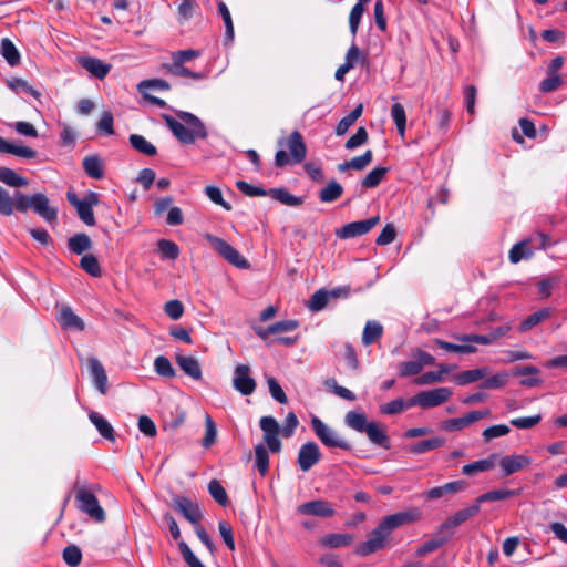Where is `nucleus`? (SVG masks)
<instances>
[{
  "instance_id": "nucleus-1",
  "label": "nucleus",
  "mask_w": 567,
  "mask_h": 567,
  "mask_svg": "<svg viewBox=\"0 0 567 567\" xmlns=\"http://www.w3.org/2000/svg\"><path fill=\"white\" fill-rule=\"evenodd\" d=\"M421 516L420 509L413 507L383 517L378 526L371 530L368 539L358 544L355 553L359 556H369L384 549L390 542L393 530L403 525L417 522Z\"/></svg>"
},
{
  "instance_id": "nucleus-2",
  "label": "nucleus",
  "mask_w": 567,
  "mask_h": 567,
  "mask_svg": "<svg viewBox=\"0 0 567 567\" xmlns=\"http://www.w3.org/2000/svg\"><path fill=\"white\" fill-rule=\"evenodd\" d=\"M179 117L184 123L171 115H163L166 125L178 141L184 144H192L196 138H205L207 136L206 128L197 116L192 113L182 112Z\"/></svg>"
},
{
  "instance_id": "nucleus-3",
  "label": "nucleus",
  "mask_w": 567,
  "mask_h": 567,
  "mask_svg": "<svg viewBox=\"0 0 567 567\" xmlns=\"http://www.w3.org/2000/svg\"><path fill=\"white\" fill-rule=\"evenodd\" d=\"M19 212L33 209L35 214L42 217L47 223L53 224L58 219V209L50 206L49 198L42 193H35L31 196L19 195Z\"/></svg>"
},
{
  "instance_id": "nucleus-4",
  "label": "nucleus",
  "mask_w": 567,
  "mask_h": 567,
  "mask_svg": "<svg viewBox=\"0 0 567 567\" xmlns=\"http://www.w3.org/2000/svg\"><path fill=\"white\" fill-rule=\"evenodd\" d=\"M286 147L290 152V157L285 150H279L275 156V165L284 167L291 163H301L307 155L306 144L302 135L298 131H293L285 142Z\"/></svg>"
},
{
  "instance_id": "nucleus-5",
  "label": "nucleus",
  "mask_w": 567,
  "mask_h": 567,
  "mask_svg": "<svg viewBox=\"0 0 567 567\" xmlns=\"http://www.w3.org/2000/svg\"><path fill=\"white\" fill-rule=\"evenodd\" d=\"M311 426L316 436L328 447H339L341 450H350V443L343 439L334 429L326 424L318 416H312Z\"/></svg>"
},
{
  "instance_id": "nucleus-6",
  "label": "nucleus",
  "mask_w": 567,
  "mask_h": 567,
  "mask_svg": "<svg viewBox=\"0 0 567 567\" xmlns=\"http://www.w3.org/2000/svg\"><path fill=\"white\" fill-rule=\"evenodd\" d=\"M205 239L209 243L210 247L217 251L224 259H226L229 264L234 265L239 269H248L250 264L248 260L243 257L237 249H235L230 244L225 241L224 239L212 235L205 234Z\"/></svg>"
},
{
  "instance_id": "nucleus-7",
  "label": "nucleus",
  "mask_w": 567,
  "mask_h": 567,
  "mask_svg": "<svg viewBox=\"0 0 567 567\" xmlns=\"http://www.w3.org/2000/svg\"><path fill=\"white\" fill-rule=\"evenodd\" d=\"M69 203L76 209L79 218L87 226L95 225V217L93 213V206L99 204V196L94 192H89L85 196L80 199L73 192L66 193Z\"/></svg>"
},
{
  "instance_id": "nucleus-8",
  "label": "nucleus",
  "mask_w": 567,
  "mask_h": 567,
  "mask_svg": "<svg viewBox=\"0 0 567 567\" xmlns=\"http://www.w3.org/2000/svg\"><path fill=\"white\" fill-rule=\"evenodd\" d=\"M78 508L97 523L105 520V512L99 504L96 496L87 488L81 486L75 489Z\"/></svg>"
},
{
  "instance_id": "nucleus-9",
  "label": "nucleus",
  "mask_w": 567,
  "mask_h": 567,
  "mask_svg": "<svg viewBox=\"0 0 567 567\" xmlns=\"http://www.w3.org/2000/svg\"><path fill=\"white\" fill-rule=\"evenodd\" d=\"M453 392L449 388H436L427 391H421L410 399V405H419L423 409L439 406L445 403Z\"/></svg>"
},
{
  "instance_id": "nucleus-10",
  "label": "nucleus",
  "mask_w": 567,
  "mask_h": 567,
  "mask_svg": "<svg viewBox=\"0 0 567 567\" xmlns=\"http://www.w3.org/2000/svg\"><path fill=\"white\" fill-rule=\"evenodd\" d=\"M260 429L264 432V441L272 453L281 451V442L279 440L280 425L272 416H262L260 419Z\"/></svg>"
},
{
  "instance_id": "nucleus-11",
  "label": "nucleus",
  "mask_w": 567,
  "mask_h": 567,
  "mask_svg": "<svg viewBox=\"0 0 567 567\" xmlns=\"http://www.w3.org/2000/svg\"><path fill=\"white\" fill-rule=\"evenodd\" d=\"M233 386L243 395H250L256 389V381L251 377L250 367L238 364L234 370Z\"/></svg>"
},
{
  "instance_id": "nucleus-12",
  "label": "nucleus",
  "mask_w": 567,
  "mask_h": 567,
  "mask_svg": "<svg viewBox=\"0 0 567 567\" xmlns=\"http://www.w3.org/2000/svg\"><path fill=\"white\" fill-rule=\"evenodd\" d=\"M321 460L317 443L310 441L302 444L298 452L297 463L302 472H308Z\"/></svg>"
},
{
  "instance_id": "nucleus-13",
  "label": "nucleus",
  "mask_w": 567,
  "mask_h": 567,
  "mask_svg": "<svg viewBox=\"0 0 567 567\" xmlns=\"http://www.w3.org/2000/svg\"><path fill=\"white\" fill-rule=\"evenodd\" d=\"M173 506L194 526L199 524L203 518V513L199 506L190 498L184 496H175L173 498Z\"/></svg>"
},
{
  "instance_id": "nucleus-14",
  "label": "nucleus",
  "mask_w": 567,
  "mask_h": 567,
  "mask_svg": "<svg viewBox=\"0 0 567 567\" xmlns=\"http://www.w3.org/2000/svg\"><path fill=\"white\" fill-rule=\"evenodd\" d=\"M379 223V217H371L344 225L337 230V236L343 239L361 236L370 231Z\"/></svg>"
},
{
  "instance_id": "nucleus-15",
  "label": "nucleus",
  "mask_w": 567,
  "mask_h": 567,
  "mask_svg": "<svg viewBox=\"0 0 567 567\" xmlns=\"http://www.w3.org/2000/svg\"><path fill=\"white\" fill-rule=\"evenodd\" d=\"M298 513L317 517H331L336 511L332 505L324 499H316L303 503L298 506Z\"/></svg>"
},
{
  "instance_id": "nucleus-16",
  "label": "nucleus",
  "mask_w": 567,
  "mask_h": 567,
  "mask_svg": "<svg viewBox=\"0 0 567 567\" xmlns=\"http://www.w3.org/2000/svg\"><path fill=\"white\" fill-rule=\"evenodd\" d=\"M532 464L530 457L523 454L506 455L501 458L499 466L504 475H512Z\"/></svg>"
},
{
  "instance_id": "nucleus-17",
  "label": "nucleus",
  "mask_w": 567,
  "mask_h": 567,
  "mask_svg": "<svg viewBox=\"0 0 567 567\" xmlns=\"http://www.w3.org/2000/svg\"><path fill=\"white\" fill-rule=\"evenodd\" d=\"M467 486V482L463 480L449 482L442 486H436L429 489L425 492L424 496L427 499H437L445 495H453L463 492Z\"/></svg>"
},
{
  "instance_id": "nucleus-18",
  "label": "nucleus",
  "mask_w": 567,
  "mask_h": 567,
  "mask_svg": "<svg viewBox=\"0 0 567 567\" xmlns=\"http://www.w3.org/2000/svg\"><path fill=\"white\" fill-rule=\"evenodd\" d=\"M175 360L177 365L186 375L196 381L202 380V368L199 361L195 357L177 353Z\"/></svg>"
},
{
  "instance_id": "nucleus-19",
  "label": "nucleus",
  "mask_w": 567,
  "mask_h": 567,
  "mask_svg": "<svg viewBox=\"0 0 567 567\" xmlns=\"http://www.w3.org/2000/svg\"><path fill=\"white\" fill-rule=\"evenodd\" d=\"M78 62L83 69L100 80L104 79L112 68L111 64L92 56L79 58Z\"/></svg>"
},
{
  "instance_id": "nucleus-20",
  "label": "nucleus",
  "mask_w": 567,
  "mask_h": 567,
  "mask_svg": "<svg viewBox=\"0 0 567 567\" xmlns=\"http://www.w3.org/2000/svg\"><path fill=\"white\" fill-rule=\"evenodd\" d=\"M58 321L63 329L78 331H82L84 329L83 320L68 306H63L61 308Z\"/></svg>"
},
{
  "instance_id": "nucleus-21",
  "label": "nucleus",
  "mask_w": 567,
  "mask_h": 567,
  "mask_svg": "<svg viewBox=\"0 0 567 567\" xmlns=\"http://www.w3.org/2000/svg\"><path fill=\"white\" fill-rule=\"evenodd\" d=\"M364 433L371 441V443L379 445L384 449L390 447L389 436L386 435L385 429L379 422L371 421L365 429Z\"/></svg>"
},
{
  "instance_id": "nucleus-22",
  "label": "nucleus",
  "mask_w": 567,
  "mask_h": 567,
  "mask_svg": "<svg viewBox=\"0 0 567 567\" xmlns=\"http://www.w3.org/2000/svg\"><path fill=\"white\" fill-rule=\"evenodd\" d=\"M478 512L480 505L478 503L475 502V504L454 513L451 517L446 519L445 523L442 524L441 528L444 529L456 527L464 523L465 520H467L468 518L475 516Z\"/></svg>"
},
{
  "instance_id": "nucleus-23",
  "label": "nucleus",
  "mask_w": 567,
  "mask_h": 567,
  "mask_svg": "<svg viewBox=\"0 0 567 567\" xmlns=\"http://www.w3.org/2000/svg\"><path fill=\"white\" fill-rule=\"evenodd\" d=\"M19 195L23 193L16 190L11 196L10 193L0 186V214L3 216H10L17 209L19 210Z\"/></svg>"
},
{
  "instance_id": "nucleus-24",
  "label": "nucleus",
  "mask_w": 567,
  "mask_h": 567,
  "mask_svg": "<svg viewBox=\"0 0 567 567\" xmlns=\"http://www.w3.org/2000/svg\"><path fill=\"white\" fill-rule=\"evenodd\" d=\"M87 364L95 386L104 394L106 392L107 377L102 363L96 358H90Z\"/></svg>"
},
{
  "instance_id": "nucleus-25",
  "label": "nucleus",
  "mask_w": 567,
  "mask_h": 567,
  "mask_svg": "<svg viewBox=\"0 0 567 567\" xmlns=\"http://www.w3.org/2000/svg\"><path fill=\"white\" fill-rule=\"evenodd\" d=\"M353 537L350 534L347 533H332L324 535L320 540L319 544L322 547L326 548H339V547H346L352 544Z\"/></svg>"
},
{
  "instance_id": "nucleus-26",
  "label": "nucleus",
  "mask_w": 567,
  "mask_h": 567,
  "mask_svg": "<svg viewBox=\"0 0 567 567\" xmlns=\"http://www.w3.org/2000/svg\"><path fill=\"white\" fill-rule=\"evenodd\" d=\"M89 419L104 439L111 442L115 441L114 429L104 416L97 412L92 411L89 413Z\"/></svg>"
},
{
  "instance_id": "nucleus-27",
  "label": "nucleus",
  "mask_w": 567,
  "mask_h": 567,
  "mask_svg": "<svg viewBox=\"0 0 567 567\" xmlns=\"http://www.w3.org/2000/svg\"><path fill=\"white\" fill-rule=\"evenodd\" d=\"M383 334V326L375 321L369 320L362 331V343L370 346L377 342Z\"/></svg>"
},
{
  "instance_id": "nucleus-28",
  "label": "nucleus",
  "mask_w": 567,
  "mask_h": 567,
  "mask_svg": "<svg viewBox=\"0 0 567 567\" xmlns=\"http://www.w3.org/2000/svg\"><path fill=\"white\" fill-rule=\"evenodd\" d=\"M533 240L534 238L522 240L512 247L508 256L512 264H517L522 259H529L534 255V250L528 247V244Z\"/></svg>"
},
{
  "instance_id": "nucleus-29",
  "label": "nucleus",
  "mask_w": 567,
  "mask_h": 567,
  "mask_svg": "<svg viewBox=\"0 0 567 567\" xmlns=\"http://www.w3.org/2000/svg\"><path fill=\"white\" fill-rule=\"evenodd\" d=\"M369 423L363 412L350 411L344 416V424L359 433H364Z\"/></svg>"
},
{
  "instance_id": "nucleus-30",
  "label": "nucleus",
  "mask_w": 567,
  "mask_h": 567,
  "mask_svg": "<svg viewBox=\"0 0 567 567\" xmlns=\"http://www.w3.org/2000/svg\"><path fill=\"white\" fill-rule=\"evenodd\" d=\"M0 181L10 187H25L29 181L9 167H0Z\"/></svg>"
},
{
  "instance_id": "nucleus-31",
  "label": "nucleus",
  "mask_w": 567,
  "mask_h": 567,
  "mask_svg": "<svg viewBox=\"0 0 567 567\" xmlns=\"http://www.w3.org/2000/svg\"><path fill=\"white\" fill-rule=\"evenodd\" d=\"M0 53L11 66L18 65L21 61L18 49L13 42L7 38L1 40Z\"/></svg>"
},
{
  "instance_id": "nucleus-32",
  "label": "nucleus",
  "mask_w": 567,
  "mask_h": 567,
  "mask_svg": "<svg viewBox=\"0 0 567 567\" xmlns=\"http://www.w3.org/2000/svg\"><path fill=\"white\" fill-rule=\"evenodd\" d=\"M268 194L279 203L287 205V206H300L303 200L301 197H296L292 194H290L286 188L279 187V188H271Z\"/></svg>"
},
{
  "instance_id": "nucleus-33",
  "label": "nucleus",
  "mask_w": 567,
  "mask_h": 567,
  "mask_svg": "<svg viewBox=\"0 0 567 567\" xmlns=\"http://www.w3.org/2000/svg\"><path fill=\"white\" fill-rule=\"evenodd\" d=\"M83 169L90 177L95 179H101L104 176L102 161L95 155L83 159Z\"/></svg>"
},
{
  "instance_id": "nucleus-34",
  "label": "nucleus",
  "mask_w": 567,
  "mask_h": 567,
  "mask_svg": "<svg viewBox=\"0 0 567 567\" xmlns=\"http://www.w3.org/2000/svg\"><path fill=\"white\" fill-rule=\"evenodd\" d=\"M343 193V187L337 181H330L319 193V199L323 203L337 200Z\"/></svg>"
},
{
  "instance_id": "nucleus-35",
  "label": "nucleus",
  "mask_w": 567,
  "mask_h": 567,
  "mask_svg": "<svg viewBox=\"0 0 567 567\" xmlns=\"http://www.w3.org/2000/svg\"><path fill=\"white\" fill-rule=\"evenodd\" d=\"M68 247L72 252L81 255L92 247V241L86 234H76L69 239Z\"/></svg>"
},
{
  "instance_id": "nucleus-36",
  "label": "nucleus",
  "mask_w": 567,
  "mask_h": 567,
  "mask_svg": "<svg viewBox=\"0 0 567 567\" xmlns=\"http://www.w3.org/2000/svg\"><path fill=\"white\" fill-rule=\"evenodd\" d=\"M551 309L549 308H543L532 315H529L525 320L520 322L519 330L520 331H527L532 329L533 327L537 326L545 319H548L551 316Z\"/></svg>"
},
{
  "instance_id": "nucleus-37",
  "label": "nucleus",
  "mask_w": 567,
  "mask_h": 567,
  "mask_svg": "<svg viewBox=\"0 0 567 567\" xmlns=\"http://www.w3.org/2000/svg\"><path fill=\"white\" fill-rule=\"evenodd\" d=\"M516 375H530L529 378L523 379L520 384L524 386H536L542 383V380L537 377L539 374V369L534 365L517 368L515 370Z\"/></svg>"
},
{
  "instance_id": "nucleus-38",
  "label": "nucleus",
  "mask_w": 567,
  "mask_h": 567,
  "mask_svg": "<svg viewBox=\"0 0 567 567\" xmlns=\"http://www.w3.org/2000/svg\"><path fill=\"white\" fill-rule=\"evenodd\" d=\"M517 494H518V492L514 491V489H505V488L494 489V491H489L487 493L480 495L476 498V503H478V505H481V503H485V502L502 501V499H506L509 497H514Z\"/></svg>"
},
{
  "instance_id": "nucleus-39",
  "label": "nucleus",
  "mask_w": 567,
  "mask_h": 567,
  "mask_svg": "<svg viewBox=\"0 0 567 567\" xmlns=\"http://www.w3.org/2000/svg\"><path fill=\"white\" fill-rule=\"evenodd\" d=\"M130 143L133 148L144 155L153 156L156 154V147L142 135L132 134L130 136Z\"/></svg>"
},
{
  "instance_id": "nucleus-40",
  "label": "nucleus",
  "mask_w": 567,
  "mask_h": 567,
  "mask_svg": "<svg viewBox=\"0 0 567 567\" xmlns=\"http://www.w3.org/2000/svg\"><path fill=\"white\" fill-rule=\"evenodd\" d=\"M493 457H495V455H492L491 458L480 460V461L466 464L462 467V473L464 475L472 476L480 472L489 471L494 467Z\"/></svg>"
},
{
  "instance_id": "nucleus-41",
  "label": "nucleus",
  "mask_w": 567,
  "mask_h": 567,
  "mask_svg": "<svg viewBox=\"0 0 567 567\" xmlns=\"http://www.w3.org/2000/svg\"><path fill=\"white\" fill-rule=\"evenodd\" d=\"M487 373L486 369H473L463 371L454 377L458 385H465L483 379Z\"/></svg>"
},
{
  "instance_id": "nucleus-42",
  "label": "nucleus",
  "mask_w": 567,
  "mask_h": 567,
  "mask_svg": "<svg viewBox=\"0 0 567 567\" xmlns=\"http://www.w3.org/2000/svg\"><path fill=\"white\" fill-rule=\"evenodd\" d=\"M255 466L261 476H265L269 470V455L262 444L255 446Z\"/></svg>"
},
{
  "instance_id": "nucleus-43",
  "label": "nucleus",
  "mask_w": 567,
  "mask_h": 567,
  "mask_svg": "<svg viewBox=\"0 0 567 567\" xmlns=\"http://www.w3.org/2000/svg\"><path fill=\"white\" fill-rule=\"evenodd\" d=\"M386 167H375L371 172L367 174V176L362 179L361 185L364 188H374L377 187L382 179L385 177L388 173Z\"/></svg>"
},
{
  "instance_id": "nucleus-44",
  "label": "nucleus",
  "mask_w": 567,
  "mask_h": 567,
  "mask_svg": "<svg viewBox=\"0 0 567 567\" xmlns=\"http://www.w3.org/2000/svg\"><path fill=\"white\" fill-rule=\"evenodd\" d=\"M391 117L401 136H404L406 127L405 110L401 103H394L391 107Z\"/></svg>"
},
{
  "instance_id": "nucleus-45",
  "label": "nucleus",
  "mask_w": 567,
  "mask_h": 567,
  "mask_svg": "<svg viewBox=\"0 0 567 567\" xmlns=\"http://www.w3.org/2000/svg\"><path fill=\"white\" fill-rule=\"evenodd\" d=\"M445 443V440L443 437H431L427 440H423L417 442L411 447V451L415 454H422L425 452H429L431 450H435L437 447L443 446Z\"/></svg>"
},
{
  "instance_id": "nucleus-46",
  "label": "nucleus",
  "mask_w": 567,
  "mask_h": 567,
  "mask_svg": "<svg viewBox=\"0 0 567 567\" xmlns=\"http://www.w3.org/2000/svg\"><path fill=\"white\" fill-rule=\"evenodd\" d=\"M81 268L92 277H101L102 270L96 257L92 254L84 255L80 260Z\"/></svg>"
},
{
  "instance_id": "nucleus-47",
  "label": "nucleus",
  "mask_w": 567,
  "mask_h": 567,
  "mask_svg": "<svg viewBox=\"0 0 567 567\" xmlns=\"http://www.w3.org/2000/svg\"><path fill=\"white\" fill-rule=\"evenodd\" d=\"M208 492L210 494V496L221 506H227L228 505V496H227V493L225 491V488L223 487V485L220 484L219 481L217 480H212L208 484Z\"/></svg>"
},
{
  "instance_id": "nucleus-48",
  "label": "nucleus",
  "mask_w": 567,
  "mask_h": 567,
  "mask_svg": "<svg viewBox=\"0 0 567 567\" xmlns=\"http://www.w3.org/2000/svg\"><path fill=\"white\" fill-rule=\"evenodd\" d=\"M154 369L157 374L165 378H173L176 374L171 361L164 355L155 358Z\"/></svg>"
},
{
  "instance_id": "nucleus-49",
  "label": "nucleus",
  "mask_w": 567,
  "mask_h": 567,
  "mask_svg": "<svg viewBox=\"0 0 567 567\" xmlns=\"http://www.w3.org/2000/svg\"><path fill=\"white\" fill-rule=\"evenodd\" d=\"M169 87L168 82L163 79L144 80L137 84V90L141 94L147 93L150 89L167 91Z\"/></svg>"
},
{
  "instance_id": "nucleus-50",
  "label": "nucleus",
  "mask_w": 567,
  "mask_h": 567,
  "mask_svg": "<svg viewBox=\"0 0 567 567\" xmlns=\"http://www.w3.org/2000/svg\"><path fill=\"white\" fill-rule=\"evenodd\" d=\"M217 437L216 425L209 414L205 415V436L203 439V446L205 449L210 447Z\"/></svg>"
},
{
  "instance_id": "nucleus-51",
  "label": "nucleus",
  "mask_w": 567,
  "mask_h": 567,
  "mask_svg": "<svg viewBox=\"0 0 567 567\" xmlns=\"http://www.w3.org/2000/svg\"><path fill=\"white\" fill-rule=\"evenodd\" d=\"M157 247H158V250H159L162 257H164V258L174 260L179 255L178 246L172 240L161 239L157 243Z\"/></svg>"
},
{
  "instance_id": "nucleus-52",
  "label": "nucleus",
  "mask_w": 567,
  "mask_h": 567,
  "mask_svg": "<svg viewBox=\"0 0 567 567\" xmlns=\"http://www.w3.org/2000/svg\"><path fill=\"white\" fill-rule=\"evenodd\" d=\"M329 301V293L324 290L316 291L308 301V308L312 311L322 310Z\"/></svg>"
},
{
  "instance_id": "nucleus-53",
  "label": "nucleus",
  "mask_w": 567,
  "mask_h": 567,
  "mask_svg": "<svg viewBox=\"0 0 567 567\" xmlns=\"http://www.w3.org/2000/svg\"><path fill=\"white\" fill-rule=\"evenodd\" d=\"M199 56V52L196 50H181L172 53V63L169 65L181 66L185 62L192 61Z\"/></svg>"
},
{
  "instance_id": "nucleus-54",
  "label": "nucleus",
  "mask_w": 567,
  "mask_h": 567,
  "mask_svg": "<svg viewBox=\"0 0 567 567\" xmlns=\"http://www.w3.org/2000/svg\"><path fill=\"white\" fill-rule=\"evenodd\" d=\"M511 432V429L506 424H496L485 429L482 436L485 442H489L493 439L505 436Z\"/></svg>"
},
{
  "instance_id": "nucleus-55",
  "label": "nucleus",
  "mask_w": 567,
  "mask_h": 567,
  "mask_svg": "<svg viewBox=\"0 0 567 567\" xmlns=\"http://www.w3.org/2000/svg\"><path fill=\"white\" fill-rule=\"evenodd\" d=\"M435 344H437L440 348L451 351V352H457V353H474L476 351V348L474 346L468 344H454L441 339L434 340Z\"/></svg>"
},
{
  "instance_id": "nucleus-56",
  "label": "nucleus",
  "mask_w": 567,
  "mask_h": 567,
  "mask_svg": "<svg viewBox=\"0 0 567 567\" xmlns=\"http://www.w3.org/2000/svg\"><path fill=\"white\" fill-rule=\"evenodd\" d=\"M63 559L66 565L71 567H76L81 564L82 553L80 548L75 545H70L63 550Z\"/></svg>"
},
{
  "instance_id": "nucleus-57",
  "label": "nucleus",
  "mask_w": 567,
  "mask_h": 567,
  "mask_svg": "<svg viewBox=\"0 0 567 567\" xmlns=\"http://www.w3.org/2000/svg\"><path fill=\"white\" fill-rule=\"evenodd\" d=\"M411 406L412 405H410V400L404 401L403 399H396V400H392V401L388 402L386 404L382 405L381 412L384 414H396V413H400Z\"/></svg>"
},
{
  "instance_id": "nucleus-58",
  "label": "nucleus",
  "mask_w": 567,
  "mask_h": 567,
  "mask_svg": "<svg viewBox=\"0 0 567 567\" xmlns=\"http://www.w3.org/2000/svg\"><path fill=\"white\" fill-rule=\"evenodd\" d=\"M422 371L421 363H419L417 359L414 358L410 361H404L399 364V375L400 377H410L417 375Z\"/></svg>"
},
{
  "instance_id": "nucleus-59",
  "label": "nucleus",
  "mask_w": 567,
  "mask_h": 567,
  "mask_svg": "<svg viewBox=\"0 0 567 567\" xmlns=\"http://www.w3.org/2000/svg\"><path fill=\"white\" fill-rule=\"evenodd\" d=\"M368 132L364 127H359L357 132L346 142L347 150H354L368 142Z\"/></svg>"
},
{
  "instance_id": "nucleus-60",
  "label": "nucleus",
  "mask_w": 567,
  "mask_h": 567,
  "mask_svg": "<svg viewBox=\"0 0 567 567\" xmlns=\"http://www.w3.org/2000/svg\"><path fill=\"white\" fill-rule=\"evenodd\" d=\"M178 548L189 567H205L184 540L178 542Z\"/></svg>"
},
{
  "instance_id": "nucleus-61",
  "label": "nucleus",
  "mask_w": 567,
  "mask_h": 567,
  "mask_svg": "<svg viewBox=\"0 0 567 567\" xmlns=\"http://www.w3.org/2000/svg\"><path fill=\"white\" fill-rule=\"evenodd\" d=\"M298 326H299V323L297 320L278 321V322H275L274 324H270L266 329V333L277 334L280 332L292 331V330L297 329Z\"/></svg>"
},
{
  "instance_id": "nucleus-62",
  "label": "nucleus",
  "mask_w": 567,
  "mask_h": 567,
  "mask_svg": "<svg viewBox=\"0 0 567 567\" xmlns=\"http://www.w3.org/2000/svg\"><path fill=\"white\" fill-rule=\"evenodd\" d=\"M196 0H179L178 4V19L181 21L189 20L195 11Z\"/></svg>"
},
{
  "instance_id": "nucleus-63",
  "label": "nucleus",
  "mask_w": 567,
  "mask_h": 567,
  "mask_svg": "<svg viewBox=\"0 0 567 567\" xmlns=\"http://www.w3.org/2000/svg\"><path fill=\"white\" fill-rule=\"evenodd\" d=\"M363 12H364V8H363L362 3H357L355 6H353V8L350 11L349 25H350V31L353 35H355L358 32V28H359L360 20H361Z\"/></svg>"
},
{
  "instance_id": "nucleus-64",
  "label": "nucleus",
  "mask_w": 567,
  "mask_h": 567,
  "mask_svg": "<svg viewBox=\"0 0 567 567\" xmlns=\"http://www.w3.org/2000/svg\"><path fill=\"white\" fill-rule=\"evenodd\" d=\"M373 159V153L371 150H367L362 155L355 156L350 159L351 169L362 171L371 164Z\"/></svg>"
}]
</instances>
